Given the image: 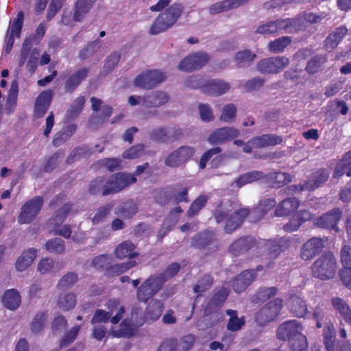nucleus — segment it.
Returning a JSON list of instances; mask_svg holds the SVG:
<instances>
[{
	"label": "nucleus",
	"mask_w": 351,
	"mask_h": 351,
	"mask_svg": "<svg viewBox=\"0 0 351 351\" xmlns=\"http://www.w3.org/2000/svg\"><path fill=\"white\" fill-rule=\"evenodd\" d=\"M175 344L176 351H188L189 350L195 341V337L191 335L183 337L180 341L175 339H170Z\"/></svg>",
	"instance_id": "nucleus-52"
},
{
	"label": "nucleus",
	"mask_w": 351,
	"mask_h": 351,
	"mask_svg": "<svg viewBox=\"0 0 351 351\" xmlns=\"http://www.w3.org/2000/svg\"><path fill=\"white\" fill-rule=\"evenodd\" d=\"M332 305L343 319L351 324V308L348 303L342 298L336 297L331 300Z\"/></svg>",
	"instance_id": "nucleus-36"
},
{
	"label": "nucleus",
	"mask_w": 351,
	"mask_h": 351,
	"mask_svg": "<svg viewBox=\"0 0 351 351\" xmlns=\"http://www.w3.org/2000/svg\"><path fill=\"white\" fill-rule=\"evenodd\" d=\"M2 302L7 308L16 310L21 304L19 293L15 289L6 291L3 295Z\"/></svg>",
	"instance_id": "nucleus-35"
},
{
	"label": "nucleus",
	"mask_w": 351,
	"mask_h": 351,
	"mask_svg": "<svg viewBox=\"0 0 351 351\" xmlns=\"http://www.w3.org/2000/svg\"><path fill=\"white\" fill-rule=\"evenodd\" d=\"M265 180L271 181L274 187H280L292 181V176L284 172H274L266 175Z\"/></svg>",
	"instance_id": "nucleus-43"
},
{
	"label": "nucleus",
	"mask_w": 351,
	"mask_h": 351,
	"mask_svg": "<svg viewBox=\"0 0 351 351\" xmlns=\"http://www.w3.org/2000/svg\"><path fill=\"white\" fill-rule=\"evenodd\" d=\"M268 256L271 258H276L287 247L288 245L284 240H271L266 243Z\"/></svg>",
	"instance_id": "nucleus-40"
},
{
	"label": "nucleus",
	"mask_w": 351,
	"mask_h": 351,
	"mask_svg": "<svg viewBox=\"0 0 351 351\" xmlns=\"http://www.w3.org/2000/svg\"><path fill=\"white\" fill-rule=\"evenodd\" d=\"M282 307V300L276 298L267 303L256 315V320L261 326L273 321L279 314Z\"/></svg>",
	"instance_id": "nucleus-10"
},
{
	"label": "nucleus",
	"mask_w": 351,
	"mask_h": 351,
	"mask_svg": "<svg viewBox=\"0 0 351 351\" xmlns=\"http://www.w3.org/2000/svg\"><path fill=\"white\" fill-rule=\"evenodd\" d=\"M135 248L136 246L132 241H123L115 249V255L119 259L124 258L127 256L130 258L137 257L138 254L137 252H132Z\"/></svg>",
	"instance_id": "nucleus-38"
},
{
	"label": "nucleus",
	"mask_w": 351,
	"mask_h": 351,
	"mask_svg": "<svg viewBox=\"0 0 351 351\" xmlns=\"http://www.w3.org/2000/svg\"><path fill=\"white\" fill-rule=\"evenodd\" d=\"M184 10L182 4L176 3L161 13L152 23L149 33L158 34L172 27L182 15Z\"/></svg>",
	"instance_id": "nucleus-1"
},
{
	"label": "nucleus",
	"mask_w": 351,
	"mask_h": 351,
	"mask_svg": "<svg viewBox=\"0 0 351 351\" xmlns=\"http://www.w3.org/2000/svg\"><path fill=\"white\" fill-rule=\"evenodd\" d=\"M229 289L226 287H221L215 293L210 300L204 308V314L208 315L213 313L217 312L226 300L229 295Z\"/></svg>",
	"instance_id": "nucleus-20"
},
{
	"label": "nucleus",
	"mask_w": 351,
	"mask_h": 351,
	"mask_svg": "<svg viewBox=\"0 0 351 351\" xmlns=\"http://www.w3.org/2000/svg\"><path fill=\"white\" fill-rule=\"evenodd\" d=\"M291 351H307L308 342L306 337L304 335H298L293 339H291L289 342Z\"/></svg>",
	"instance_id": "nucleus-55"
},
{
	"label": "nucleus",
	"mask_w": 351,
	"mask_h": 351,
	"mask_svg": "<svg viewBox=\"0 0 351 351\" xmlns=\"http://www.w3.org/2000/svg\"><path fill=\"white\" fill-rule=\"evenodd\" d=\"M207 197L206 195H200L191 204L187 215L189 217H193L199 212V210L206 205Z\"/></svg>",
	"instance_id": "nucleus-62"
},
{
	"label": "nucleus",
	"mask_w": 351,
	"mask_h": 351,
	"mask_svg": "<svg viewBox=\"0 0 351 351\" xmlns=\"http://www.w3.org/2000/svg\"><path fill=\"white\" fill-rule=\"evenodd\" d=\"M278 289L276 287H261L254 295V301L256 302H263L277 294Z\"/></svg>",
	"instance_id": "nucleus-56"
},
{
	"label": "nucleus",
	"mask_w": 351,
	"mask_h": 351,
	"mask_svg": "<svg viewBox=\"0 0 351 351\" xmlns=\"http://www.w3.org/2000/svg\"><path fill=\"white\" fill-rule=\"evenodd\" d=\"M78 276L74 272H69L64 275L58 283L60 289H67L73 286L77 281Z\"/></svg>",
	"instance_id": "nucleus-59"
},
{
	"label": "nucleus",
	"mask_w": 351,
	"mask_h": 351,
	"mask_svg": "<svg viewBox=\"0 0 351 351\" xmlns=\"http://www.w3.org/2000/svg\"><path fill=\"white\" fill-rule=\"evenodd\" d=\"M250 215L247 208H241L230 215L226 221L224 230L230 234L237 230L243 223L244 219Z\"/></svg>",
	"instance_id": "nucleus-22"
},
{
	"label": "nucleus",
	"mask_w": 351,
	"mask_h": 351,
	"mask_svg": "<svg viewBox=\"0 0 351 351\" xmlns=\"http://www.w3.org/2000/svg\"><path fill=\"white\" fill-rule=\"evenodd\" d=\"M213 282V278L208 274L200 277L193 287V292L200 296L202 293L210 289Z\"/></svg>",
	"instance_id": "nucleus-51"
},
{
	"label": "nucleus",
	"mask_w": 351,
	"mask_h": 351,
	"mask_svg": "<svg viewBox=\"0 0 351 351\" xmlns=\"http://www.w3.org/2000/svg\"><path fill=\"white\" fill-rule=\"evenodd\" d=\"M136 265V262L135 261H130L126 263L115 264L109 267L107 269V272L109 275L118 276L125 272Z\"/></svg>",
	"instance_id": "nucleus-53"
},
{
	"label": "nucleus",
	"mask_w": 351,
	"mask_h": 351,
	"mask_svg": "<svg viewBox=\"0 0 351 351\" xmlns=\"http://www.w3.org/2000/svg\"><path fill=\"white\" fill-rule=\"evenodd\" d=\"M163 285L161 277L158 276L156 274L150 276L138 288L137 300L141 302H147L162 289Z\"/></svg>",
	"instance_id": "nucleus-3"
},
{
	"label": "nucleus",
	"mask_w": 351,
	"mask_h": 351,
	"mask_svg": "<svg viewBox=\"0 0 351 351\" xmlns=\"http://www.w3.org/2000/svg\"><path fill=\"white\" fill-rule=\"evenodd\" d=\"M266 174L263 171H252L241 175L235 181L236 186L241 188L245 184L252 183L254 181L265 179Z\"/></svg>",
	"instance_id": "nucleus-39"
},
{
	"label": "nucleus",
	"mask_w": 351,
	"mask_h": 351,
	"mask_svg": "<svg viewBox=\"0 0 351 351\" xmlns=\"http://www.w3.org/2000/svg\"><path fill=\"white\" fill-rule=\"evenodd\" d=\"M276 204L274 198H267L260 201L258 206L250 211V216H254L256 221H259Z\"/></svg>",
	"instance_id": "nucleus-27"
},
{
	"label": "nucleus",
	"mask_w": 351,
	"mask_h": 351,
	"mask_svg": "<svg viewBox=\"0 0 351 351\" xmlns=\"http://www.w3.org/2000/svg\"><path fill=\"white\" fill-rule=\"evenodd\" d=\"M53 96V92L47 90L41 92L36 99L34 115L40 118L47 112Z\"/></svg>",
	"instance_id": "nucleus-19"
},
{
	"label": "nucleus",
	"mask_w": 351,
	"mask_h": 351,
	"mask_svg": "<svg viewBox=\"0 0 351 351\" xmlns=\"http://www.w3.org/2000/svg\"><path fill=\"white\" fill-rule=\"evenodd\" d=\"M43 204L44 199L41 196H36L27 201L21 208L18 222L20 224L30 223L40 213Z\"/></svg>",
	"instance_id": "nucleus-5"
},
{
	"label": "nucleus",
	"mask_w": 351,
	"mask_h": 351,
	"mask_svg": "<svg viewBox=\"0 0 351 351\" xmlns=\"http://www.w3.org/2000/svg\"><path fill=\"white\" fill-rule=\"evenodd\" d=\"M256 245V241L252 236H243L235 240L228 248V251L234 256L245 253Z\"/></svg>",
	"instance_id": "nucleus-16"
},
{
	"label": "nucleus",
	"mask_w": 351,
	"mask_h": 351,
	"mask_svg": "<svg viewBox=\"0 0 351 351\" xmlns=\"http://www.w3.org/2000/svg\"><path fill=\"white\" fill-rule=\"evenodd\" d=\"M256 271L253 269L245 270L234 278L232 281V288L237 293L245 291L256 279Z\"/></svg>",
	"instance_id": "nucleus-18"
},
{
	"label": "nucleus",
	"mask_w": 351,
	"mask_h": 351,
	"mask_svg": "<svg viewBox=\"0 0 351 351\" xmlns=\"http://www.w3.org/2000/svg\"><path fill=\"white\" fill-rule=\"evenodd\" d=\"M282 27L287 33L303 31L308 27L303 16L295 19H282Z\"/></svg>",
	"instance_id": "nucleus-32"
},
{
	"label": "nucleus",
	"mask_w": 351,
	"mask_h": 351,
	"mask_svg": "<svg viewBox=\"0 0 351 351\" xmlns=\"http://www.w3.org/2000/svg\"><path fill=\"white\" fill-rule=\"evenodd\" d=\"M289 311L298 317H303L308 312L306 302L296 295H291L287 301Z\"/></svg>",
	"instance_id": "nucleus-23"
},
{
	"label": "nucleus",
	"mask_w": 351,
	"mask_h": 351,
	"mask_svg": "<svg viewBox=\"0 0 351 351\" xmlns=\"http://www.w3.org/2000/svg\"><path fill=\"white\" fill-rule=\"evenodd\" d=\"M302 326L296 320H289L282 324L277 330V337L280 340H288L302 335Z\"/></svg>",
	"instance_id": "nucleus-13"
},
{
	"label": "nucleus",
	"mask_w": 351,
	"mask_h": 351,
	"mask_svg": "<svg viewBox=\"0 0 351 351\" xmlns=\"http://www.w3.org/2000/svg\"><path fill=\"white\" fill-rule=\"evenodd\" d=\"M76 304V296L73 293L60 294L58 300V306L64 311L73 308Z\"/></svg>",
	"instance_id": "nucleus-50"
},
{
	"label": "nucleus",
	"mask_w": 351,
	"mask_h": 351,
	"mask_svg": "<svg viewBox=\"0 0 351 351\" xmlns=\"http://www.w3.org/2000/svg\"><path fill=\"white\" fill-rule=\"evenodd\" d=\"M326 61L327 57L326 55H315L308 61L305 70L309 74H314L319 71Z\"/></svg>",
	"instance_id": "nucleus-48"
},
{
	"label": "nucleus",
	"mask_w": 351,
	"mask_h": 351,
	"mask_svg": "<svg viewBox=\"0 0 351 351\" xmlns=\"http://www.w3.org/2000/svg\"><path fill=\"white\" fill-rule=\"evenodd\" d=\"M237 108L234 104L224 106L219 120L226 123H231L237 116Z\"/></svg>",
	"instance_id": "nucleus-58"
},
{
	"label": "nucleus",
	"mask_w": 351,
	"mask_h": 351,
	"mask_svg": "<svg viewBox=\"0 0 351 351\" xmlns=\"http://www.w3.org/2000/svg\"><path fill=\"white\" fill-rule=\"evenodd\" d=\"M340 263L342 267H351V245L343 243L339 252Z\"/></svg>",
	"instance_id": "nucleus-64"
},
{
	"label": "nucleus",
	"mask_w": 351,
	"mask_h": 351,
	"mask_svg": "<svg viewBox=\"0 0 351 351\" xmlns=\"http://www.w3.org/2000/svg\"><path fill=\"white\" fill-rule=\"evenodd\" d=\"M344 173L348 176H351V151L347 152L338 162L335 169L333 177L339 178Z\"/></svg>",
	"instance_id": "nucleus-37"
},
{
	"label": "nucleus",
	"mask_w": 351,
	"mask_h": 351,
	"mask_svg": "<svg viewBox=\"0 0 351 351\" xmlns=\"http://www.w3.org/2000/svg\"><path fill=\"white\" fill-rule=\"evenodd\" d=\"M195 152V148L191 146H180L164 158V164L171 168H178L189 161Z\"/></svg>",
	"instance_id": "nucleus-4"
},
{
	"label": "nucleus",
	"mask_w": 351,
	"mask_h": 351,
	"mask_svg": "<svg viewBox=\"0 0 351 351\" xmlns=\"http://www.w3.org/2000/svg\"><path fill=\"white\" fill-rule=\"evenodd\" d=\"M300 206L299 200L295 197H288L281 201L275 210L277 217L288 216L298 209Z\"/></svg>",
	"instance_id": "nucleus-24"
},
{
	"label": "nucleus",
	"mask_w": 351,
	"mask_h": 351,
	"mask_svg": "<svg viewBox=\"0 0 351 351\" xmlns=\"http://www.w3.org/2000/svg\"><path fill=\"white\" fill-rule=\"evenodd\" d=\"M215 241L214 234L211 232H203L195 236L191 241L193 247L204 248Z\"/></svg>",
	"instance_id": "nucleus-42"
},
{
	"label": "nucleus",
	"mask_w": 351,
	"mask_h": 351,
	"mask_svg": "<svg viewBox=\"0 0 351 351\" xmlns=\"http://www.w3.org/2000/svg\"><path fill=\"white\" fill-rule=\"evenodd\" d=\"M166 76L164 73L158 70H149L138 75L134 81L135 86L140 88L149 90L155 88L164 82Z\"/></svg>",
	"instance_id": "nucleus-8"
},
{
	"label": "nucleus",
	"mask_w": 351,
	"mask_h": 351,
	"mask_svg": "<svg viewBox=\"0 0 351 351\" xmlns=\"http://www.w3.org/2000/svg\"><path fill=\"white\" fill-rule=\"evenodd\" d=\"M108 195L116 194L123 191L130 184L135 183L136 178L130 173H116L105 177Z\"/></svg>",
	"instance_id": "nucleus-6"
},
{
	"label": "nucleus",
	"mask_w": 351,
	"mask_h": 351,
	"mask_svg": "<svg viewBox=\"0 0 351 351\" xmlns=\"http://www.w3.org/2000/svg\"><path fill=\"white\" fill-rule=\"evenodd\" d=\"M169 96L162 90H156L144 95L141 97L142 105L145 108H157L167 104Z\"/></svg>",
	"instance_id": "nucleus-15"
},
{
	"label": "nucleus",
	"mask_w": 351,
	"mask_h": 351,
	"mask_svg": "<svg viewBox=\"0 0 351 351\" xmlns=\"http://www.w3.org/2000/svg\"><path fill=\"white\" fill-rule=\"evenodd\" d=\"M89 72V68L83 67L71 75L64 83L65 92L73 93L81 82L88 77Z\"/></svg>",
	"instance_id": "nucleus-21"
},
{
	"label": "nucleus",
	"mask_w": 351,
	"mask_h": 351,
	"mask_svg": "<svg viewBox=\"0 0 351 351\" xmlns=\"http://www.w3.org/2000/svg\"><path fill=\"white\" fill-rule=\"evenodd\" d=\"M291 43V38L282 36L271 40L267 44V49L273 53H281Z\"/></svg>",
	"instance_id": "nucleus-47"
},
{
	"label": "nucleus",
	"mask_w": 351,
	"mask_h": 351,
	"mask_svg": "<svg viewBox=\"0 0 351 351\" xmlns=\"http://www.w3.org/2000/svg\"><path fill=\"white\" fill-rule=\"evenodd\" d=\"M210 56L202 51L190 53L181 60L178 69L183 71L192 72L204 67L210 60Z\"/></svg>",
	"instance_id": "nucleus-9"
},
{
	"label": "nucleus",
	"mask_w": 351,
	"mask_h": 351,
	"mask_svg": "<svg viewBox=\"0 0 351 351\" xmlns=\"http://www.w3.org/2000/svg\"><path fill=\"white\" fill-rule=\"evenodd\" d=\"M80 329V326H74L73 328H71L69 331H68L66 333L64 334L63 338L60 341L59 347L60 349L66 348L69 346L71 343L74 341L75 339L79 330Z\"/></svg>",
	"instance_id": "nucleus-61"
},
{
	"label": "nucleus",
	"mask_w": 351,
	"mask_h": 351,
	"mask_svg": "<svg viewBox=\"0 0 351 351\" xmlns=\"http://www.w3.org/2000/svg\"><path fill=\"white\" fill-rule=\"evenodd\" d=\"M106 183L105 176H99L90 181L88 185V192L93 195H101L102 196H108L106 191Z\"/></svg>",
	"instance_id": "nucleus-41"
},
{
	"label": "nucleus",
	"mask_w": 351,
	"mask_h": 351,
	"mask_svg": "<svg viewBox=\"0 0 351 351\" xmlns=\"http://www.w3.org/2000/svg\"><path fill=\"white\" fill-rule=\"evenodd\" d=\"M337 260L331 252L320 256L312 265L313 276L322 280L332 278L335 275Z\"/></svg>",
	"instance_id": "nucleus-2"
},
{
	"label": "nucleus",
	"mask_w": 351,
	"mask_h": 351,
	"mask_svg": "<svg viewBox=\"0 0 351 351\" xmlns=\"http://www.w3.org/2000/svg\"><path fill=\"white\" fill-rule=\"evenodd\" d=\"M330 171L326 169H319L314 171L311 175L307 183L310 188V191L321 186L328 179Z\"/></svg>",
	"instance_id": "nucleus-30"
},
{
	"label": "nucleus",
	"mask_w": 351,
	"mask_h": 351,
	"mask_svg": "<svg viewBox=\"0 0 351 351\" xmlns=\"http://www.w3.org/2000/svg\"><path fill=\"white\" fill-rule=\"evenodd\" d=\"M165 308L164 304L160 300H154L149 303L146 307L144 317L147 321H156L157 320Z\"/></svg>",
	"instance_id": "nucleus-29"
},
{
	"label": "nucleus",
	"mask_w": 351,
	"mask_h": 351,
	"mask_svg": "<svg viewBox=\"0 0 351 351\" xmlns=\"http://www.w3.org/2000/svg\"><path fill=\"white\" fill-rule=\"evenodd\" d=\"M96 0H77L75 5L73 20L80 22L90 11Z\"/></svg>",
	"instance_id": "nucleus-33"
},
{
	"label": "nucleus",
	"mask_w": 351,
	"mask_h": 351,
	"mask_svg": "<svg viewBox=\"0 0 351 351\" xmlns=\"http://www.w3.org/2000/svg\"><path fill=\"white\" fill-rule=\"evenodd\" d=\"M84 97H79L73 101L70 108L67 110L66 116L69 120H73L78 116L84 107Z\"/></svg>",
	"instance_id": "nucleus-54"
},
{
	"label": "nucleus",
	"mask_w": 351,
	"mask_h": 351,
	"mask_svg": "<svg viewBox=\"0 0 351 351\" xmlns=\"http://www.w3.org/2000/svg\"><path fill=\"white\" fill-rule=\"evenodd\" d=\"M282 23V19H278L260 24L255 29L254 34L261 36L276 34L279 30L283 29Z\"/></svg>",
	"instance_id": "nucleus-26"
},
{
	"label": "nucleus",
	"mask_w": 351,
	"mask_h": 351,
	"mask_svg": "<svg viewBox=\"0 0 351 351\" xmlns=\"http://www.w3.org/2000/svg\"><path fill=\"white\" fill-rule=\"evenodd\" d=\"M107 309L108 311L106 313L110 315V317H111L110 322L113 324H118L125 313L124 306L115 300H110L108 302Z\"/></svg>",
	"instance_id": "nucleus-31"
},
{
	"label": "nucleus",
	"mask_w": 351,
	"mask_h": 351,
	"mask_svg": "<svg viewBox=\"0 0 351 351\" xmlns=\"http://www.w3.org/2000/svg\"><path fill=\"white\" fill-rule=\"evenodd\" d=\"M324 247L323 240L319 237H313L304 243L301 248L300 256L304 261L311 260L319 254Z\"/></svg>",
	"instance_id": "nucleus-12"
},
{
	"label": "nucleus",
	"mask_w": 351,
	"mask_h": 351,
	"mask_svg": "<svg viewBox=\"0 0 351 351\" xmlns=\"http://www.w3.org/2000/svg\"><path fill=\"white\" fill-rule=\"evenodd\" d=\"M46 318V313L45 312H39L34 316L30 326L32 333L38 334L43 330Z\"/></svg>",
	"instance_id": "nucleus-57"
},
{
	"label": "nucleus",
	"mask_w": 351,
	"mask_h": 351,
	"mask_svg": "<svg viewBox=\"0 0 351 351\" xmlns=\"http://www.w3.org/2000/svg\"><path fill=\"white\" fill-rule=\"evenodd\" d=\"M240 132L234 127H223L215 130L208 137L212 145L223 144L239 136Z\"/></svg>",
	"instance_id": "nucleus-11"
},
{
	"label": "nucleus",
	"mask_w": 351,
	"mask_h": 351,
	"mask_svg": "<svg viewBox=\"0 0 351 351\" xmlns=\"http://www.w3.org/2000/svg\"><path fill=\"white\" fill-rule=\"evenodd\" d=\"M347 34V29L344 26H340L332 31L326 37L324 41V46L327 51H331L335 49L342 38Z\"/></svg>",
	"instance_id": "nucleus-25"
},
{
	"label": "nucleus",
	"mask_w": 351,
	"mask_h": 351,
	"mask_svg": "<svg viewBox=\"0 0 351 351\" xmlns=\"http://www.w3.org/2000/svg\"><path fill=\"white\" fill-rule=\"evenodd\" d=\"M256 58L255 53L249 49L238 51L235 53L234 60L240 68L250 66Z\"/></svg>",
	"instance_id": "nucleus-44"
},
{
	"label": "nucleus",
	"mask_w": 351,
	"mask_h": 351,
	"mask_svg": "<svg viewBox=\"0 0 351 351\" xmlns=\"http://www.w3.org/2000/svg\"><path fill=\"white\" fill-rule=\"evenodd\" d=\"M149 138L155 142L169 143L167 138V128L160 127L153 129L149 133Z\"/></svg>",
	"instance_id": "nucleus-60"
},
{
	"label": "nucleus",
	"mask_w": 351,
	"mask_h": 351,
	"mask_svg": "<svg viewBox=\"0 0 351 351\" xmlns=\"http://www.w3.org/2000/svg\"><path fill=\"white\" fill-rule=\"evenodd\" d=\"M230 88V84L223 80H212L202 86V93L211 96H219L226 93Z\"/></svg>",
	"instance_id": "nucleus-17"
},
{
	"label": "nucleus",
	"mask_w": 351,
	"mask_h": 351,
	"mask_svg": "<svg viewBox=\"0 0 351 351\" xmlns=\"http://www.w3.org/2000/svg\"><path fill=\"white\" fill-rule=\"evenodd\" d=\"M37 255V250L30 248L23 252L17 258L15 266L19 271H25L34 261Z\"/></svg>",
	"instance_id": "nucleus-34"
},
{
	"label": "nucleus",
	"mask_w": 351,
	"mask_h": 351,
	"mask_svg": "<svg viewBox=\"0 0 351 351\" xmlns=\"http://www.w3.org/2000/svg\"><path fill=\"white\" fill-rule=\"evenodd\" d=\"M71 208V204L66 203L64 204L62 207L54 213L52 217L49 220V223L55 227L60 226L65 220Z\"/></svg>",
	"instance_id": "nucleus-46"
},
{
	"label": "nucleus",
	"mask_w": 351,
	"mask_h": 351,
	"mask_svg": "<svg viewBox=\"0 0 351 351\" xmlns=\"http://www.w3.org/2000/svg\"><path fill=\"white\" fill-rule=\"evenodd\" d=\"M67 327V320L63 315L56 316L51 323L52 333L55 335H60Z\"/></svg>",
	"instance_id": "nucleus-63"
},
{
	"label": "nucleus",
	"mask_w": 351,
	"mask_h": 351,
	"mask_svg": "<svg viewBox=\"0 0 351 351\" xmlns=\"http://www.w3.org/2000/svg\"><path fill=\"white\" fill-rule=\"evenodd\" d=\"M76 126L69 125L56 134L52 141L55 147H59L64 143L75 132Z\"/></svg>",
	"instance_id": "nucleus-45"
},
{
	"label": "nucleus",
	"mask_w": 351,
	"mask_h": 351,
	"mask_svg": "<svg viewBox=\"0 0 351 351\" xmlns=\"http://www.w3.org/2000/svg\"><path fill=\"white\" fill-rule=\"evenodd\" d=\"M45 246L49 253L55 254H62L66 250L65 242L58 237L48 240Z\"/></svg>",
	"instance_id": "nucleus-49"
},
{
	"label": "nucleus",
	"mask_w": 351,
	"mask_h": 351,
	"mask_svg": "<svg viewBox=\"0 0 351 351\" xmlns=\"http://www.w3.org/2000/svg\"><path fill=\"white\" fill-rule=\"evenodd\" d=\"M138 210V204L133 200L122 202L115 210V214L119 217L129 219L135 215Z\"/></svg>",
	"instance_id": "nucleus-28"
},
{
	"label": "nucleus",
	"mask_w": 351,
	"mask_h": 351,
	"mask_svg": "<svg viewBox=\"0 0 351 351\" xmlns=\"http://www.w3.org/2000/svg\"><path fill=\"white\" fill-rule=\"evenodd\" d=\"M341 210L335 208L317 219V225L323 228H331L336 232L339 231L337 223L341 219Z\"/></svg>",
	"instance_id": "nucleus-14"
},
{
	"label": "nucleus",
	"mask_w": 351,
	"mask_h": 351,
	"mask_svg": "<svg viewBox=\"0 0 351 351\" xmlns=\"http://www.w3.org/2000/svg\"><path fill=\"white\" fill-rule=\"evenodd\" d=\"M289 63V58L285 56L270 57L260 60L256 69L261 73L276 74L281 72Z\"/></svg>",
	"instance_id": "nucleus-7"
}]
</instances>
